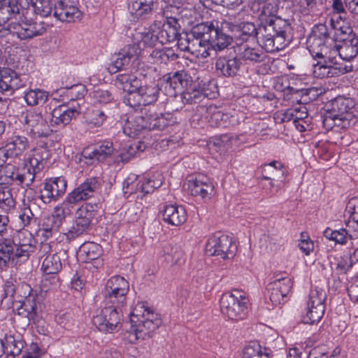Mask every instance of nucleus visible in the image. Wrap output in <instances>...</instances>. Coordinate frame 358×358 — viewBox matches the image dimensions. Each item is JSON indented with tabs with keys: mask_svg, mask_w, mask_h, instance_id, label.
I'll use <instances>...</instances> for the list:
<instances>
[{
	"mask_svg": "<svg viewBox=\"0 0 358 358\" xmlns=\"http://www.w3.org/2000/svg\"><path fill=\"white\" fill-rule=\"evenodd\" d=\"M130 322L131 328L125 336L129 343L151 338L161 324L158 314L144 302H138L135 305L130 314Z\"/></svg>",
	"mask_w": 358,
	"mask_h": 358,
	"instance_id": "1",
	"label": "nucleus"
},
{
	"mask_svg": "<svg viewBox=\"0 0 358 358\" xmlns=\"http://www.w3.org/2000/svg\"><path fill=\"white\" fill-rule=\"evenodd\" d=\"M241 31L245 36H255L261 38L264 49L273 52L282 50L286 45V31L288 24L282 27L279 24H241Z\"/></svg>",
	"mask_w": 358,
	"mask_h": 358,
	"instance_id": "2",
	"label": "nucleus"
},
{
	"mask_svg": "<svg viewBox=\"0 0 358 358\" xmlns=\"http://www.w3.org/2000/svg\"><path fill=\"white\" fill-rule=\"evenodd\" d=\"M333 36L330 26L327 24H315L307 40V48L313 57H325L333 59L336 55V43L330 38Z\"/></svg>",
	"mask_w": 358,
	"mask_h": 358,
	"instance_id": "3",
	"label": "nucleus"
},
{
	"mask_svg": "<svg viewBox=\"0 0 358 358\" xmlns=\"http://www.w3.org/2000/svg\"><path fill=\"white\" fill-rule=\"evenodd\" d=\"M93 316V324L101 332L114 333L121 329L122 320V308L117 304L103 303Z\"/></svg>",
	"mask_w": 358,
	"mask_h": 358,
	"instance_id": "4",
	"label": "nucleus"
},
{
	"mask_svg": "<svg viewBox=\"0 0 358 358\" xmlns=\"http://www.w3.org/2000/svg\"><path fill=\"white\" fill-rule=\"evenodd\" d=\"M248 299L238 290L227 292L220 299L221 311L229 320L240 321L244 320L248 313Z\"/></svg>",
	"mask_w": 358,
	"mask_h": 358,
	"instance_id": "5",
	"label": "nucleus"
},
{
	"mask_svg": "<svg viewBox=\"0 0 358 358\" xmlns=\"http://www.w3.org/2000/svg\"><path fill=\"white\" fill-rule=\"evenodd\" d=\"M192 33L197 36H201L215 50H222L232 41L231 36L224 33L218 26L215 27L214 24H196L193 27Z\"/></svg>",
	"mask_w": 358,
	"mask_h": 358,
	"instance_id": "6",
	"label": "nucleus"
},
{
	"mask_svg": "<svg viewBox=\"0 0 358 358\" xmlns=\"http://www.w3.org/2000/svg\"><path fill=\"white\" fill-rule=\"evenodd\" d=\"M128 291L129 283L123 277L113 276L107 280L103 291V303L117 304V307H123L126 303Z\"/></svg>",
	"mask_w": 358,
	"mask_h": 358,
	"instance_id": "7",
	"label": "nucleus"
},
{
	"mask_svg": "<svg viewBox=\"0 0 358 358\" xmlns=\"http://www.w3.org/2000/svg\"><path fill=\"white\" fill-rule=\"evenodd\" d=\"M351 101L343 97H337L332 101L331 108L324 115L323 124L324 127L331 128L334 126H340L341 122L345 123L351 117ZM345 126V124L342 125Z\"/></svg>",
	"mask_w": 358,
	"mask_h": 358,
	"instance_id": "8",
	"label": "nucleus"
},
{
	"mask_svg": "<svg viewBox=\"0 0 358 358\" xmlns=\"http://www.w3.org/2000/svg\"><path fill=\"white\" fill-rule=\"evenodd\" d=\"M21 118L24 129L34 138L48 137L52 133V129L41 113L27 110L22 113Z\"/></svg>",
	"mask_w": 358,
	"mask_h": 358,
	"instance_id": "9",
	"label": "nucleus"
},
{
	"mask_svg": "<svg viewBox=\"0 0 358 358\" xmlns=\"http://www.w3.org/2000/svg\"><path fill=\"white\" fill-rule=\"evenodd\" d=\"M159 94V86L154 82L143 85L141 84L136 93L127 95L124 98V102L132 108L147 106L155 103L158 99Z\"/></svg>",
	"mask_w": 358,
	"mask_h": 358,
	"instance_id": "10",
	"label": "nucleus"
},
{
	"mask_svg": "<svg viewBox=\"0 0 358 358\" xmlns=\"http://www.w3.org/2000/svg\"><path fill=\"white\" fill-rule=\"evenodd\" d=\"M206 250L210 255L219 256L225 259L234 255L236 246L227 235L217 234L208 239Z\"/></svg>",
	"mask_w": 358,
	"mask_h": 358,
	"instance_id": "11",
	"label": "nucleus"
},
{
	"mask_svg": "<svg viewBox=\"0 0 358 358\" xmlns=\"http://www.w3.org/2000/svg\"><path fill=\"white\" fill-rule=\"evenodd\" d=\"M292 281L288 277L276 279L267 285L269 299L273 305L284 303L292 288Z\"/></svg>",
	"mask_w": 358,
	"mask_h": 358,
	"instance_id": "12",
	"label": "nucleus"
},
{
	"mask_svg": "<svg viewBox=\"0 0 358 358\" xmlns=\"http://www.w3.org/2000/svg\"><path fill=\"white\" fill-rule=\"evenodd\" d=\"M66 187L67 181L63 177L49 178L44 183L41 198L45 203H50L52 200L56 201L65 194Z\"/></svg>",
	"mask_w": 358,
	"mask_h": 358,
	"instance_id": "13",
	"label": "nucleus"
},
{
	"mask_svg": "<svg viewBox=\"0 0 358 358\" xmlns=\"http://www.w3.org/2000/svg\"><path fill=\"white\" fill-rule=\"evenodd\" d=\"M98 187L99 182L96 178H87L73 191L69 193L66 198L68 199V202L74 206L79 202L87 200L92 197Z\"/></svg>",
	"mask_w": 358,
	"mask_h": 358,
	"instance_id": "14",
	"label": "nucleus"
},
{
	"mask_svg": "<svg viewBox=\"0 0 358 358\" xmlns=\"http://www.w3.org/2000/svg\"><path fill=\"white\" fill-rule=\"evenodd\" d=\"M185 185L187 191L192 196H199L202 199L210 198L214 189V186L210 180L202 175L189 180Z\"/></svg>",
	"mask_w": 358,
	"mask_h": 358,
	"instance_id": "15",
	"label": "nucleus"
},
{
	"mask_svg": "<svg viewBox=\"0 0 358 358\" xmlns=\"http://www.w3.org/2000/svg\"><path fill=\"white\" fill-rule=\"evenodd\" d=\"M6 29L22 40L42 35L46 31L43 24H6Z\"/></svg>",
	"mask_w": 358,
	"mask_h": 358,
	"instance_id": "16",
	"label": "nucleus"
},
{
	"mask_svg": "<svg viewBox=\"0 0 358 358\" xmlns=\"http://www.w3.org/2000/svg\"><path fill=\"white\" fill-rule=\"evenodd\" d=\"M36 309V297L33 295L25 297L21 306L17 309L18 320L22 322L24 328L28 327L31 322L35 323Z\"/></svg>",
	"mask_w": 358,
	"mask_h": 358,
	"instance_id": "17",
	"label": "nucleus"
},
{
	"mask_svg": "<svg viewBox=\"0 0 358 358\" xmlns=\"http://www.w3.org/2000/svg\"><path fill=\"white\" fill-rule=\"evenodd\" d=\"M113 144L106 142L97 148H86L82 152V157L87 164L104 161L113 153Z\"/></svg>",
	"mask_w": 358,
	"mask_h": 358,
	"instance_id": "18",
	"label": "nucleus"
},
{
	"mask_svg": "<svg viewBox=\"0 0 358 358\" xmlns=\"http://www.w3.org/2000/svg\"><path fill=\"white\" fill-rule=\"evenodd\" d=\"M148 116H145L143 111L136 112L129 115L124 126V133L130 137H136L142 131L147 130L145 119Z\"/></svg>",
	"mask_w": 358,
	"mask_h": 358,
	"instance_id": "19",
	"label": "nucleus"
},
{
	"mask_svg": "<svg viewBox=\"0 0 358 358\" xmlns=\"http://www.w3.org/2000/svg\"><path fill=\"white\" fill-rule=\"evenodd\" d=\"M315 58L323 59L324 64L317 62L313 65V74L315 78H324L338 76L341 71L339 68L335 66L338 64L336 55L333 59H329L325 57H315Z\"/></svg>",
	"mask_w": 358,
	"mask_h": 358,
	"instance_id": "20",
	"label": "nucleus"
},
{
	"mask_svg": "<svg viewBox=\"0 0 358 358\" xmlns=\"http://www.w3.org/2000/svg\"><path fill=\"white\" fill-rule=\"evenodd\" d=\"M162 215L166 222L173 226L182 224L187 218L186 210L183 206L173 204L164 207Z\"/></svg>",
	"mask_w": 358,
	"mask_h": 358,
	"instance_id": "21",
	"label": "nucleus"
},
{
	"mask_svg": "<svg viewBox=\"0 0 358 358\" xmlns=\"http://www.w3.org/2000/svg\"><path fill=\"white\" fill-rule=\"evenodd\" d=\"M153 8V0H128V10L137 20H146Z\"/></svg>",
	"mask_w": 358,
	"mask_h": 358,
	"instance_id": "22",
	"label": "nucleus"
},
{
	"mask_svg": "<svg viewBox=\"0 0 358 358\" xmlns=\"http://www.w3.org/2000/svg\"><path fill=\"white\" fill-rule=\"evenodd\" d=\"M187 74L184 71H176L169 73L163 77L165 89L170 95H176L187 85Z\"/></svg>",
	"mask_w": 358,
	"mask_h": 358,
	"instance_id": "23",
	"label": "nucleus"
},
{
	"mask_svg": "<svg viewBox=\"0 0 358 358\" xmlns=\"http://www.w3.org/2000/svg\"><path fill=\"white\" fill-rule=\"evenodd\" d=\"M22 86L20 76L15 71L10 69L0 70L1 92H13Z\"/></svg>",
	"mask_w": 358,
	"mask_h": 358,
	"instance_id": "24",
	"label": "nucleus"
},
{
	"mask_svg": "<svg viewBox=\"0 0 358 358\" xmlns=\"http://www.w3.org/2000/svg\"><path fill=\"white\" fill-rule=\"evenodd\" d=\"M22 7V0H0V13L9 15L6 19H3L4 22L12 20L24 22V15L20 12Z\"/></svg>",
	"mask_w": 358,
	"mask_h": 358,
	"instance_id": "25",
	"label": "nucleus"
},
{
	"mask_svg": "<svg viewBox=\"0 0 358 358\" xmlns=\"http://www.w3.org/2000/svg\"><path fill=\"white\" fill-rule=\"evenodd\" d=\"M54 15L59 21L75 22L81 20L83 13L77 7L64 6V2L60 1L55 8Z\"/></svg>",
	"mask_w": 358,
	"mask_h": 358,
	"instance_id": "26",
	"label": "nucleus"
},
{
	"mask_svg": "<svg viewBox=\"0 0 358 358\" xmlns=\"http://www.w3.org/2000/svg\"><path fill=\"white\" fill-rule=\"evenodd\" d=\"M78 114L79 112L76 108L60 105L52 110L51 122L56 125H66Z\"/></svg>",
	"mask_w": 358,
	"mask_h": 358,
	"instance_id": "27",
	"label": "nucleus"
},
{
	"mask_svg": "<svg viewBox=\"0 0 358 358\" xmlns=\"http://www.w3.org/2000/svg\"><path fill=\"white\" fill-rule=\"evenodd\" d=\"M62 269L60 257L57 254H49L42 262L41 270L45 274L44 281L48 280L47 276L52 275V283L57 281V274Z\"/></svg>",
	"mask_w": 358,
	"mask_h": 358,
	"instance_id": "28",
	"label": "nucleus"
},
{
	"mask_svg": "<svg viewBox=\"0 0 358 358\" xmlns=\"http://www.w3.org/2000/svg\"><path fill=\"white\" fill-rule=\"evenodd\" d=\"M115 84L118 88L127 92V95H130L137 92L141 81L134 73H122L116 77Z\"/></svg>",
	"mask_w": 358,
	"mask_h": 358,
	"instance_id": "29",
	"label": "nucleus"
},
{
	"mask_svg": "<svg viewBox=\"0 0 358 358\" xmlns=\"http://www.w3.org/2000/svg\"><path fill=\"white\" fill-rule=\"evenodd\" d=\"M201 109H205V118L211 127H227L229 116L228 114L223 113L216 106L202 107Z\"/></svg>",
	"mask_w": 358,
	"mask_h": 358,
	"instance_id": "30",
	"label": "nucleus"
},
{
	"mask_svg": "<svg viewBox=\"0 0 358 358\" xmlns=\"http://www.w3.org/2000/svg\"><path fill=\"white\" fill-rule=\"evenodd\" d=\"M336 61L338 58L343 60L350 61L358 53V38H352L350 41L341 42L336 44Z\"/></svg>",
	"mask_w": 358,
	"mask_h": 358,
	"instance_id": "31",
	"label": "nucleus"
},
{
	"mask_svg": "<svg viewBox=\"0 0 358 358\" xmlns=\"http://www.w3.org/2000/svg\"><path fill=\"white\" fill-rule=\"evenodd\" d=\"M15 246L13 237L3 238L0 242V267L6 266L9 264L13 266Z\"/></svg>",
	"mask_w": 358,
	"mask_h": 358,
	"instance_id": "32",
	"label": "nucleus"
},
{
	"mask_svg": "<svg viewBox=\"0 0 358 358\" xmlns=\"http://www.w3.org/2000/svg\"><path fill=\"white\" fill-rule=\"evenodd\" d=\"M196 38L192 43H189L188 45L184 48V50L190 52L196 57L206 58L210 55L211 44L201 36L194 35Z\"/></svg>",
	"mask_w": 358,
	"mask_h": 358,
	"instance_id": "33",
	"label": "nucleus"
},
{
	"mask_svg": "<svg viewBox=\"0 0 358 358\" xmlns=\"http://www.w3.org/2000/svg\"><path fill=\"white\" fill-rule=\"evenodd\" d=\"M4 353L8 358H15L18 356L24 348V344L20 338H15L13 335H6L1 340Z\"/></svg>",
	"mask_w": 358,
	"mask_h": 358,
	"instance_id": "34",
	"label": "nucleus"
},
{
	"mask_svg": "<svg viewBox=\"0 0 358 358\" xmlns=\"http://www.w3.org/2000/svg\"><path fill=\"white\" fill-rule=\"evenodd\" d=\"M40 172L41 171H36L35 167L27 162L20 172L13 173L9 177L13 180H18L26 186H30L34 181L36 175Z\"/></svg>",
	"mask_w": 358,
	"mask_h": 358,
	"instance_id": "35",
	"label": "nucleus"
},
{
	"mask_svg": "<svg viewBox=\"0 0 358 358\" xmlns=\"http://www.w3.org/2000/svg\"><path fill=\"white\" fill-rule=\"evenodd\" d=\"M11 157L21 156L29 147L28 139L22 136H14L6 144Z\"/></svg>",
	"mask_w": 358,
	"mask_h": 358,
	"instance_id": "36",
	"label": "nucleus"
},
{
	"mask_svg": "<svg viewBox=\"0 0 358 358\" xmlns=\"http://www.w3.org/2000/svg\"><path fill=\"white\" fill-rule=\"evenodd\" d=\"M216 69L225 76H233L236 74L239 69V64L236 58L227 59L220 57L215 64Z\"/></svg>",
	"mask_w": 358,
	"mask_h": 358,
	"instance_id": "37",
	"label": "nucleus"
},
{
	"mask_svg": "<svg viewBox=\"0 0 358 358\" xmlns=\"http://www.w3.org/2000/svg\"><path fill=\"white\" fill-rule=\"evenodd\" d=\"M333 38L341 43L357 38L349 24H329Z\"/></svg>",
	"mask_w": 358,
	"mask_h": 358,
	"instance_id": "38",
	"label": "nucleus"
},
{
	"mask_svg": "<svg viewBox=\"0 0 358 358\" xmlns=\"http://www.w3.org/2000/svg\"><path fill=\"white\" fill-rule=\"evenodd\" d=\"M92 221L82 217H78L75 214V220L72 226L69 228L68 231L65 234L67 239H74L88 231Z\"/></svg>",
	"mask_w": 358,
	"mask_h": 358,
	"instance_id": "39",
	"label": "nucleus"
},
{
	"mask_svg": "<svg viewBox=\"0 0 358 358\" xmlns=\"http://www.w3.org/2000/svg\"><path fill=\"white\" fill-rule=\"evenodd\" d=\"M50 157L48 149L43 147L36 148L32 150L31 155L29 157L27 162L36 169L41 171L43 169V163Z\"/></svg>",
	"mask_w": 358,
	"mask_h": 358,
	"instance_id": "40",
	"label": "nucleus"
},
{
	"mask_svg": "<svg viewBox=\"0 0 358 358\" xmlns=\"http://www.w3.org/2000/svg\"><path fill=\"white\" fill-rule=\"evenodd\" d=\"M189 12L187 9H181L179 6H167L162 11V16L166 20V22H178L185 21L187 13Z\"/></svg>",
	"mask_w": 358,
	"mask_h": 358,
	"instance_id": "41",
	"label": "nucleus"
},
{
	"mask_svg": "<svg viewBox=\"0 0 358 358\" xmlns=\"http://www.w3.org/2000/svg\"><path fill=\"white\" fill-rule=\"evenodd\" d=\"M80 256L84 261H92L97 259L101 254V246L94 242L84 243L80 249Z\"/></svg>",
	"mask_w": 358,
	"mask_h": 358,
	"instance_id": "42",
	"label": "nucleus"
},
{
	"mask_svg": "<svg viewBox=\"0 0 358 358\" xmlns=\"http://www.w3.org/2000/svg\"><path fill=\"white\" fill-rule=\"evenodd\" d=\"M240 55L243 59L254 62H263L266 57L262 48L249 47L247 45L243 46Z\"/></svg>",
	"mask_w": 358,
	"mask_h": 358,
	"instance_id": "43",
	"label": "nucleus"
},
{
	"mask_svg": "<svg viewBox=\"0 0 358 358\" xmlns=\"http://www.w3.org/2000/svg\"><path fill=\"white\" fill-rule=\"evenodd\" d=\"M24 99L30 106H35L45 103L48 99V94L40 89L29 90L24 93Z\"/></svg>",
	"mask_w": 358,
	"mask_h": 358,
	"instance_id": "44",
	"label": "nucleus"
},
{
	"mask_svg": "<svg viewBox=\"0 0 358 358\" xmlns=\"http://www.w3.org/2000/svg\"><path fill=\"white\" fill-rule=\"evenodd\" d=\"M15 204L11 189L8 187H0V208L6 213H10L15 209Z\"/></svg>",
	"mask_w": 358,
	"mask_h": 358,
	"instance_id": "45",
	"label": "nucleus"
},
{
	"mask_svg": "<svg viewBox=\"0 0 358 358\" xmlns=\"http://www.w3.org/2000/svg\"><path fill=\"white\" fill-rule=\"evenodd\" d=\"M106 117L103 110L96 108L86 113L85 122L90 128L99 127L103 124Z\"/></svg>",
	"mask_w": 358,
	"mask_h": 358,
	"instance_id": "46",
	"label": "nucleus"
},
{
	"mask_svg": "<svg viewBox=\"0 0 358 358\" xmlns=\"http://www.w3.org/2000/svg\"><path fill=\"white\" fill-rule=\"evenodd\" d=\"M145 116H148L145 119L147 130L163 129L166 125V120L162 115H158L157 113L150 110L143 112Z\"/></svg>",
	"mask_w": 358,
	"mask_h": 358,
	"instance_id": "47",
	"label": "nucleus"
},
{
	"mask_svg": "<svg viewBox=\"0 0 358 358\" xmlns=\"http://www.w3.org/2000/svg\"><path fill=\"white\" fill-rule=\"evenodd\" d=\"M308 305V309L306 314L303 317V322L309 324L319 322L324 315L325 306Z\"/></svg>",
	"mask_w": 358,
	"mask_h": 358,
	"instance_id": "48",
	"label": "nucleus"
},
{
	"mask_svg": "<svg viewBox=\"0 0 358 358\" xmlns=\"http://www.w3.org/2000/svg\"><path fill=\"white\" fill-rule=\"evenodd\" d=\"M164 256L165 260L170 264H176L183 259L184 252L178 247L166 245L164 247Z\"/></svg>",
	"mask_w": 358,
	"mask_h": 358,
	"instance_id": "49",
	"label": "nucleus"
},
{
	"mask_svg": "<svg viewBox=\"0 0 358 358\" xmlns=\"http://www.w3.org/2000/svg\"><path fill=\"white\" fill-rule=\"evenodd\" d=\"M282 165L280 162L273 161L263 166L262 178L266 180H273L279 175H282Z\"/></svg>",
	"mask_w": 358,
	"mask_h": 358,
	"instance_id": "50",
	"label": "nucleus"
},
{
	"mask_svg": "<svg viewBox=\"0 0 358 358\" xmlns=\"http://www.w3.org/2000/svg\"><path fill=\"white\" fill-rule=\"evenodd\" d=\"M73 209V206L68 202V199L66 198L60 205L55 208L54 212L50 216L55 218L57 224H62L65 217L72 213Z\"/></svg>",
	"mask_w": 358,
	"mask_h": 358,
	"instance_id": "51",
	"label": "nucleus"
},
{
	"mask_svg": "<svg viewBox=\"0 0 358 358\" xmlns=\"http://www.w3.org/2000/svg\"><path fill=\"white\" fill-rule=\"evenodd\" d=\"M324 236L330 241H334L336 243L344 245L350 238L348 231L343 228L338 230H332L327 228L324 231Z\"/></svg>",
	"mask_w": 358,
	"mask_h": 358,
	"instance_id": "52",
	"label": "nucleus"
},
{
	"mask_svg": "<svg viewBox=\"0 0 358 358\" xmlns=\"http://www.w3.org/2000/svg\"><path fill=\"white\" fill-rule=\"evenodd\" d=\"M27 5L31 3L34 7L35 13L42 17H47L52 12L50 0H25Z\"/></svg>",
	"mask_w": 358,
	"mask_h": 358,
	"instance_id": "53",
	"label": "nucleus"
},
{
	"mask_svg": "<svg viewBox=\"0 0 358 358\" xmlns=\"http://www.w3.org/2000/svg\"><path fill=\"white\" fill-rule=\"evenodd\" d=\"M332 10L329 22H339L346 20L347 13L343 7L342 0H333Z\"/></svg>",
	"mask_w": 358,
	"mask_h": 358,
	"instance_id": "54",
	"label": "nucleus"
},
{
	"mask_svg": "<svg viewBox=\"0 0 358 358\" xmlns=\"http://www.w3.org/2000/svg\"><path fill=\"white\" fill-rule=\"evenodd\" d=\"M242 358H268V357L266 353L262 352L259 344L254 343L244 348Z\"/></svg>",
	"mask_w": 358,
	"mask_h": 358,
	"instance_id": "55",
	"label": "nucleus"
},
{
	"mask_svg": "<svg viewBox=\"0 0 358 358\" xmlns=\"http://www.w3.org/2000/svg\"><path fill=\"white\" fill-rule=\"evenodd\" d=\"M13 238L16 245L18 246H34L33 242L34 241L31 234L27 231H15L13 236Z\"/></svg>",
	"mask_w": 358,
	"mask_h": 358,
	"instance_id": "56",
	"label": "nucleus"
},
{
	"mask_svg": "<svg viewBox=\"0 0 358 358\" xmlns=\"http://www.w3.org/2000/svg\"><path fill=\"white\" fill-rule=\"evenodd\" d=\"M309 297L308 304L315 306H325L324 301L326 300L327 294L324 289L320 287H315L310 291Z\"/></svg>",
	"mask_w": 358,
	"mask_h": 358,
	"instance_id": "57",
	"label": "nucleus"
},
{
	"mask_svg": "<svg viewBox=\"0 0 358 358\" xmlns=\"http://www.w3.org/2000/svg\"><path fill=\"white\" fill-rule=\"evenodd\" d=\"M34 246L16 245L13 255V266L17 262H23L28 259L30 254L34 252Z\"/></svg>",
	"mask_w": 358,
	"mask_h": 358,
	"instance_id": "58",
	"label": "nucleus"
},
{
	"mask_svg": "<svg viewBox=\"0 0 358 358\" xmlns=\"http://www.w3.org/2000/svg\"><path fill=\"white\" fill-rule=\"evenodd\" d=\"M60 226L54 217L48 215L43 220L41 231L44 232L43 236L49 237L52 233L57 232Z\"/></svg>",
	"mask_w": 358,
	"mask_h": 358,
	"instance_id": "59",
	"label": "nucleus"
},
{
	"mask_svg": "<svg viewBox=\"0 0 358 358\" xmlns=\"http://www.w3.org/2000/svg\"><path fill=\"white\" fill-rule=\"evenodd\" d=\"M158 41V36L155 34L153 29H149L147 32L141 33V40L138 43H141V47L144 50L146 48H152Z\"/></svg>",
	"mask_w": 358,
	"mask_h": 358,
	"instance_id": "60",
	"label": "nucleus"
},
{
	"mask_svg": "<svg viewBox=\"0 0 358 358\" xmlns=\"http://www.w3.org/2000/svg\"><path fill=\"white\" fill-rule=\"evenodd\" d=\"M162 184V181L160 178L157 180L147 179L140 185L141 192L144 194H150L154 192V190L159 187Z\"/></svg>",
	"mask_w": 358,
	"mask_h": 358,
	"instance_id": "61",
	"label": "nucleus"
},
{
	"mask_svg": "<svg viewBox=\"0 0 358 358\" xmlns=\"http://www.w3.org/2000/svg\"><path fill=\"white\" fill-rule=\"evenodd\" d=\"M19 217L24 227L29 225L32 222L35 221L34 215L32 213L30 207L25 203L20 211Z\"/></svg>",
	"mask_w": 358,
	"mask_h": 358,
	"instance_id": "62",
	"label": "nucleus"
},
{
	"mask_svg": "<svg viewBox=\"0 0 358 358\" xmlns=\"http://www.w3.org/2000/svg\"><path fill=\"white\" fill-rule=\"evenodd\" d=\"M76 215H77L78 217L92 221L95 215L94 206L90 203H85L77 209Z\"/></svg>",
	"mask_w": 358,
	"mask_h": 358,
	"instance_id": "63",
	"label": "nucleus"
},
{
	"mask_svg": "<svg viewBox=\"0 0 358 358\" xmlns=\"http://www.w3.org/2000/svg\"><path fill=\"white\" fill-rule=\"evenodd\" d=\"M345 216L358 220V197H353L347 203Z\"/></svg>",
	"mask_w": 358,
	"mask_h": 358,
	"instance_id": "64",
	"label": "nucleus"
}]
</instances>
